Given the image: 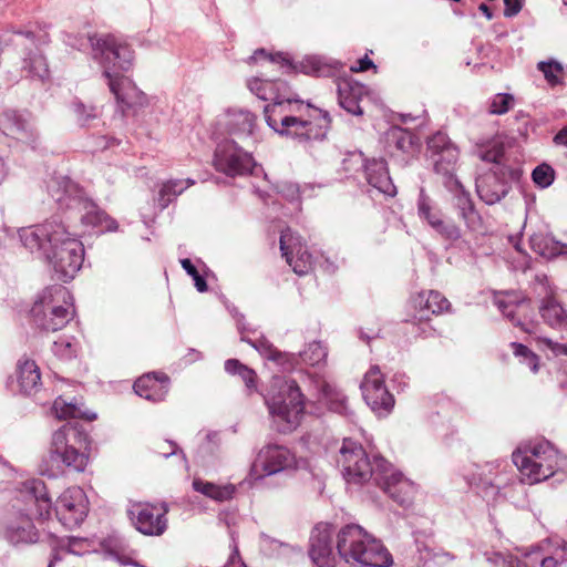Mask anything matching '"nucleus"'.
<instances>
[{
  "label": "nucleus",
  "mask_w": 567,
  "mask_h": 567,
  "mask_svg": "<svg viewBox=\"0 0 567 567\" xmlns=\"http://www.w3.org/2000/svg\"><path fill=\"white\" fill-rule=\"evenodd\" d=\"M18 237L30 252L43 257L62 281L73 279L82 267L84 246L56 216L42 224L20 228Z\"/></svg>",
  "instance_id": "1"
},
{
  "label": "nucleus",
  "mask_w": 567,
  "mask_h": 567,
  "mask_svg": "<svg viewBox=\"0 0 567 567\" xmlns=\"http://www.w3.org/2000/svg\"><path fill=\"white\" fill-rule=\"evenodd\" d=\"M297 100L289 90L286 97L272 101L264 107L266 123L281 136L292 138L301 144L326 138L330 116L326 111L315 109Z\"/></svg>",
  "instance_id": "2"
},
{
  "label": "nucleus",
  "mask_w": 567,
  "mask_h": 567,
  "mask_svg": "<svg viewBox=\"0 0 567 567\" xmlns=\"http://www.w3.org/2000/svg\"><path fill=\"white\" fill-rule=\"evenodd\" d=\"M95 59L103 66L110 91L123 106L131 107L142 100V92L133 81L116 71H130L134 63V52L123 40L114 35L90 38Z\"/></svg>",
  "instance_id": "3"
},
{
  "label": "nucleus",
  "mask_w": 567,
  "mask_h": 567,
  "mask_svg": "<svg viewBox=\"0 0 567 567\" xmlns=\"http://www.w3.org/2000/svg\"><path fill=\"white\" fill-rule=\"evenodd\" d=\"M522 482L536 484L567 467V457L547 440L537 439L520 444L512 454Z\"/></svg>",
  "instance_id": "4"
},
{
  "label": "nucleus",
  "mask_w": 567,
  "mask_h": 567,
  "mask_svg": "<svg viewBox=\"0 0 567 567\" xmlns=\"http://www.w3.org/2000/svg\"><path fill=\"white\" fill-rule=\"evenodd\" d=\"M272 425L280 433H290L301 423L305 414V398L297 382L276 377L265 394Z\"/></svg>",
  "instance_id": "5"
},
{
  "label": "nucleus",
  "mask_w": 567,
  "mask_h": 567,
  "mask_svg": "<svg viewBox=\"0 0 567 567\" xmlns=\"http://www.w3.org/2000/svg\"><path fill=\"white\" fill-rule=\"evenodd\" d=\"M48 190L62 209L69 210V219L79 217L84 226H104L106 230L117 228L116 221L109 218L92 200L85 198L78 185L70 178L64 176L52 178Z\"/></svg>",
  "instance_id": "6"
},
{
  "label": "nucleus",
  "mask_w": 567,
  "mask_h": 567,
  "mask_svg": "<svg viewBox=\"0 0 567 567\" xmlns=\"http://www.w3.org/2000/svg\"><path fill=\"white\" fill-rule=\"evenodd\" d=\"M87 445V434L78 425L65 423L52 434L49 456L55 470H47L45 473L55 477L63 467L83 472L89 462Z\"/></svg>",
  "instance_id": "7"
},
{
  "label": "nucleus",
  "mask_w": 567,
  "mask_h": 567,
  "mask_svg": "<svg viewBox=\"0 0 567 567\" xmlns=\"http://www.w3.org/2000/svg\"><path fill=\"white\" fill-rule=\"evenodd\" d=\"M74 315L71 292L61 285L44 288L31 308L33 323L44 331H58L65 327Z\"/></svg>",
  "instance_id": "8"
},
{
  "label": "nucleus",
  "mask_w": 567,
  "mask_h": 567,
  "mask_svg": "<svg viewBox=\"0 0 567 567\" xmlns=\"http://www.w3.org/2000/svg\"><path fill=\"white\" fill-rule=\"evenodd\" d=\"M337 551L346 563L358 567H389L393 559L372 534H338Z\"/></svg>",
  "instance_id": "9"
},
{
  "label": "nucleus",
  "mask_w": 567,
  "mask_h": 567,
  "mask_svg": "<svg viewBox=\"0 0 567 567\" xmlns=\"http://www.w3.org/2000/svg\"><path fill=\"white\" fill-rule=\"evenodd\" d=\"M338 460L342 467L343 477L351 484H363L372 480L380 484V477L388 468V461L382 456H374L371 462L363 447L357 442L344 439Z\"/></svg>",
  "instance_id": "10"
},
{
  "label": "nucleus",
  "mask_w": 567,
  "mask_h": 567,
  "mask_svg": "<svg viewBox=\"0 0 567 567\" xmlns=\"http://www.w3.org/2000/svg\"><path fill=\"white\" fill-rule=\"evenodd\" d=\"M20 493L29 502L34 503L37 513L33 516L18 513L16 520L9 527V532H44L45 524L51 516V499L44 482L38 478L28 480L22 483Z\"/></svg>",
  "instance_id": "11"
},
{
  "label": "nucleus",
  "mask_w": 567,
  "mask_h": 567,
  "mask_svg": "<svg viewBox=\"0 0 567 567\" xmlns=\"http://www.w3.org/2000/svg\"><path fill=\"white\" fill-rule=\"evenodd\" d=\"M297 465L295 454L286 446L268 444L260 449L251 464L249 476L254 481L292 470Z\"/></svg>",
  "instance_id": "12"
},
{
  "label": "nucleus",
  "mask_w": 567,
  "mask_h": 567,
  "mask_svg": "<svg viewBox=\"0 0 567 567\" xmlns=\"http://www.w3.org/2000/svg\"><path fill=\"white\" fill-rule=\"evenodd\" d=\"M11 42L20 48L22 74L34 80H47L50 74L49 64L35 45L34 33L32 31H19L13 35Z\"/></svg>",
  "instance_id": "13"
},
{
  "label": "nucleus",
  "mask_w": 567,
  "mask_h": 567,
  "mask_svg": "<svg viewBox=\"0 0 567 567\" xmlns=\"http://www.w3.org/2000/svg\"><path fill=\"white\" fill-rule=\"evenodd\" d=\"M518 169L497 166L476 179L477 195L487 205H494L508 194L511 183L518 179Z\"/></svg>",
  "instance_id": "14"
},
{
  "label": "nucleus",
  "mask_w": 567,
  "mask_h": 567,
  "mask_svg": "<svg viewBox=\"0 0 567 567\" xmlns=\"http://www.w3.org/2000/svg\"><path fill=\"white\" fill-rule=\"evenodd\" d=\"M254 165L255 162L250 153L239 147L234 138L217 145L214 166L218 172L228 176L245 175L251 172Z\"/></svg>",
  "instance_id": "15"
},
{
  "label": "nucleus",
  "mask_w": 567,
  "mask_h": 567,
  "mask_svg": "<svg viewBox=\"0 0 567 567\" xmlns=\"http://www.w3.org/2000/svg\"><path fill=\"white\" fill-rule=\"evenodd\" d=\"M56 517L63 527L74 529L80 527L87 515V499L79 486L66 488L56 499Z\"/></svg>",
  "instance_id": "16"
},
{
  "label": "nucleus",
  "mask_w": 567,
  "mask_h": 567,
  "mask_svg": "<svg viewBox=\"0 0 567 567\" xmlns=\"http://www.w3.org/2000/svg\"><path fill=\"white\" fill-rule=\"evenodd\" d=\"M365 403L379 415L389 414L394 406V396L388 391L383 374L374 365L365 373L361 383Z\"/></svg>",
  "instance_id": "17"
},
{
  "label": "nucleus",
  "mask_w": 567,
  "mask_h": 567,
  "mask_svg": "<svg viewBox=\"0 0 567 567\" xmlns=\"http://www.w3.org/2000/svg\"><path fill=\"white\" fill-rule=\"evenodd\" d=\"M0 128L12 138L35 148L39 144V133L34 120L28 111L7 110L0 115Z\"/></svg>",
  "instance_id": "18"
},
{
  "label": "nucleus",
  "mask_w": 567,
  "mask_h": 567,
  "mask_svg": "<svg viewBox=\"0 0 567 567\" xmlns=\"http://www.w3.org/2000/svg\"><path fill=\"white\" fill-rule=\"evenodd\" d=\"M412 305L415 309L413 320L421 324L420 336L423 338L432 337L434 329L426 321L431 315H441L451 307L450 301L439 291H422L412 298Z\"/></svg>",
  "instance_id": "19"
},
{
  "label": "nucleus",
  "mask_w": 567,
  "mask_h": 567,
  "mask_svg": "<svg viewBox=\"0 0 567 567\" xmlns=\"http://www.w3.org/2000/svg\"><path fill=\"white\" fill-rule=\"evenodd\" d=\"M279 243L282 256L297 275H307L313 269L312 255L302 244L301 238L295 235L290 228L281 230Z\"/></svg>",
  "instance_id": "20"
},
{
  "label": "nucleus",
  "mask_w": 567,
  "mask_h": 567,
  "mask_svg": "<svg viewBox=\"0 0 567 567\" xmlns=\"http://www.w3.org/2000/svg\"><path fill=\"white\" fill-rule=\"evenodd\" d=\"M167 512L165 504L132 503L127 508L128 518L137 532H165Z\"/></svg>",
  "instance_id": "21"
},
{
  "label": "nucleus",
  "mask_w": 567,
  "mask_h": 567,
  "mask_svg": "<svg viewBox=\"0 0 567 567\" xmlns=\"http://www.w3.org/2000/svg\"><path fill=\"white\" fill-rule=\"evenodd\" d=\"M348 162H353L364 167L368 184L379 193L386 196H394L396 194V187L389 175L388 166L384 159L373 158L367 161L363 157V154L359 152L351 154L350 157L344 161V164Z\"/></svg>",
  "instance_id": "22"
},
{
  "label": "nucleus",
  "mask_w": 567,
  "mask_h": 567,
  "mask_svg": "<svg viewBox=\"0 0 567 567\" xmlns=\"http://www.w3.org/2000/svg\"><path fill=\"white\" fill-rule=\"evenodd\" d=\"M380 477V484H377L381 489L388 494L396 504L403 507H409L415 497L416 486L415 484L403 476L402 473L396 472L392 468L391 464L388 463V468Z\"/></svg>",
  "instance_id": "23"
},
{
  "label": "nucleus",
  "mask_w": 567,
  "mask_h": 567,
  "mask_svg": "<svg viewBox=\"0 0 567 567\" xmlns=\"http://www.w3.org/2000/svg\"><path fill=\"white\" fill-rule=\"evenodd\" d=\"M41 385L40 369L33 360L21 359L17 363L16 377H11L8 386L12 392L25 395L35 393Z\"/></svg>",
  "instance_id": "24"
},
{
  "label": "nucleus",
  "mask_w": 567,
  "mask_h": 567,
  "mask_svg": "<svg viewBox=\"0 0 567 567\" xmlns=\"http://www.w3.org/2000/svg\"><path fill=\"white\" fill-rule=\"evenodd\" d=\"M135 393L151 402H162L169 389V379L164 373L152 372L138 378L134 383Z\"/></svg>",
  "instance_id": "25"
},
{
  "label": "nucleus",
  "mask_w": 567,
  "mask_h": 567,
  "mask_svg": "<svg viewBox=\"0 0 567 567\" xmlns=\"http://www.w3.org/2000/svg\"><path fill=\"white\" fill-rule=\"evenodd\" d=\"M49 543L52 548V558L48 567H53L56 561L63 558L64 554L83 555L91 551L90 542L84 537H59L55 534H50Z\"/></svg>",
  "instance_id": "26"
},
{
  "label": "nucleus",
  "mask_w": 567,
  "mask_h": 567,
  "mask_svg": "<svg viewBox=\"0 0 567 567\" xmlns=\"http://www.w3.org/2000/svg\"><path fill=\"white\" fill-rule=\"evenodd\" d=\"M337 89L339 105L350 114L362 115L360 101L367 92L365 86L349 79H339Z\"/></svg>",
  "instance_id": "27"
},
{
  "label": "nucleus",
  "mask_w": 567,
  "mask_h": 567,
  "mask_svg": "<svg viewBox=\"0 0 567 567\" xmlns=\"http://www.w3.org/2000/svg\"><path fill=\"white\" fill-rule=\"evenodd\" d=\"M334 540L331 534H316L311 537L309 555L318 567H336Z\"/></svg>",
  "instance_id": "28"
},
{
  "label": "nucleus",
  "mask_w": 567,
  "mask_h": 567,
  "mask_svg": "<svg viewBox=\"0 0 567 567\" xmlns=\"http://www.w3.org/2000/svg\"><path fill=\"white\" fill-rule=\"evenodd\" d=\"M247 86L258 99L270 102L286 97V93L290 90L286 81L264 80L260 78L248 80Z\"/></svg>",
  "instance_id": "29"
},
{
  "label": "nucleus",
  "mask_w": 567,
  "mask_h": 567,
  "mask_svg": "<svg viewBox=\"0 0 567 567\" xmlns=\"http://www.w3.org/2000/svg\"><path fill=\"white\" fill-rule=\"evenodd\" d=\"M503 462L493 461L484 464H474L465 474L468 484L480 489L485 497H488V489L491 487L493 476L502 467Z\"/></svg>",
  "instance_id": "30"
},
{
  "label": "nucleus",
  "mask_w": 567,
  "mask_h": 567,
  "mask_svg": "<svg viewBox=\"0 0 567 567\" xmlns=\"http://www.w3.org/2000/svg\"><path fill=\"white\" fill-rule=\"evenodd\" d=\"M241 340L251 344L262 357L276 362L285 371L295 368V363L298 360L296 354L278 351L266 338L260 337L255 340H251L243 336Z\"/></svg>",
  "instance_id": "31"
},
{
  "label": "nucleus",
  "mask_w": 567,
  "mask_h": 567,
  "mask_svg": "<svg viewBox=\"0 0 567 567\" xmlns=\"http://www.w3.org/2000/svg\"><path fill=\"white\" fill-rule=\"evenodd\" d=\"M256 124V116L247 110H231L227 114V128L231 137L249 140Z\"/></svg>",
  "instance_id": "32"
},
{
  "label": "nucleus",
  "mask_w": 567,
  "mask_h": 567,
  "mask_svg": "<svg viewBox=\"0 0 567 567\" xmlns=\"http://www.w3.org/2000/svg\"><path fill=\"white\" fill-rule=\"evenodd\" d=\"M538 310L548 327L561 332L567 331V310L557 299L553 297L543 299Z\"/></svg>",
  "instance_id": "33"
},
{
  "label": "nucleus",
  "mask_w": 567,
  "mask_h": 567,
  "mask_svg": "<svg viewBox=\"0 0 567 567\" xmlns=\"http://www.w3.org/2000/svg\"><path fill=\"white\" fill-rule=\"evenodd\" d=\"M52 412L58 419H85L89 421L95 420L96 414L90 413L83 408L76 399L66 400L63 396L55 399L52 405Z\"/></svg>",
  "instance_id": "34"
},
{
  "label": "nucleus",
  "mask_w": 567,
  "mask_h": 567,
  "mask_svg": "<svg viewBox=\"0 0 567 567\" xmlns=\"http://www.w3.org/2000/svg\"><path fill=\"white\" fill-rule=\"evenodd\" d=\"M529 243H530L532 249L536 254H538L545 258H553L560 254L567 252L566 245H564L559 241H556L554 238L549 237L548 235L534 234L530 237Z\"/></svg>",
  "instance_id": "35"
},
{
  "label": "nucleus",
  "mask_w": 567,
  "mask_h": 567,
  "mask_svg": "<svg viewBox=\"0 0 567 567\" xmlns=\"http://www.w3.org/2000/svg\"><path fill=\"white\" fill-rule=\"evenodd\" d=\"M434 163V169L437 174L445 177V184L452 183L456 179L454 176L455 166L458 159L457 147H447L445 152H442L432 157Z\"/></svg>",
  "instance_id": "36"
},
{
  "label": "nucleus",
  "mask_w": 567,
  "mask_h": 567,
  "mask_svg": "<svg viewBox=\"0 0 567 567\" xmlns=\"http://www.w3.org/2000/svg\"><path fill=\"white\" fill-rule=\"evenodd\" d=\"M321 396L329 410L341 415L349 414L348 400L346 394L334 384L324 382L321 385Z\"/></svg>",
  "instance_id": "37"
},
{
  "label": "nucleus",
  "mask_w": 567,
  "mask_h": 567,
  "mask_svg": "<svg viewBox=\"0 0 567 567\" xmlns=\"http://www.w3.org/2000/svg\"><path fill=\"white\" fill-rule=\"evenodd\" d=\"M195 184L192 178L186 179H169L165 182L158 193V205L162 209L166 208L173 200L176 199L185 189Z\"/></svg>",
  "instance_id": "38"
},
{
  "label": "nucleus",
  "mask_w": 567,
  "mask_h": 567,
  "mask_svg": "<svg viewBox=\"0 0 567 567\" xmlns=\"http://www.w3.org/2000/svg\"><path fill=\"white\" fill-rule=\"evenodd\" d=\"M193 487L196 492L218 502L227 501L233 497L235 487L233 485H215L199 478L193 481Z\"/></svg>",
  "instance_id": "39"
},
{
  "label": "nucleus",
  "mask_w": 567,
  "mask_h": 567,
  "mask_svg": "<svg viewBox=\"0 0 567 567\" xmlns=\"http://www.w3.org/2000/svg\"><path fill=\"white\" fill-rule=\"evenodd\" d=\"M495 305L503 312L505 317H507L515 326L520 327V329L529 334L536 332L538 324L534 321H523L520 319L516 320V310L522 307V303L512 305V301H506L503 298H496Z\"/></svg>",
  "instance_id": "40"
},
{
  "label": "nucleus",
  "mask_w": 567,
  "mask_h": 567,
  "mask_svg": "<svg viewBox=\"0 0 567 567\" xmlns=\"http://www.w3.org/2000/svg\"><path fill=\"white\" fill-rule=\"evenodd\" d=\"M417 213L420 218L425 220L430 227H433L443 217L442 212L423 188H421L417 199Z\"/></svg>",
  "instance_id": "41"
},
{
  "label": "nucleus",
  "mask_w": 567,
  "mask_h": 567,
  "mask_svg": "<svg viewBox=\"0 0 567 567\" xmlns=\"http://www.w3.org/2000/svg\"><path fill=\"white\" fill-rule=\"evenodd\" d=\"M80 343L72 336H62L52 344L53 354L60 360L68 361L76 357Z\"/></svg>",
  "instance_id": "42"
},
{
  "label": "nucleus",
  "mask_w": 567,
  "mask_h": 567,
  "mask_svg": "<svg viewBox=\"0 0 567 567\" xmlns=\"http://www.w3.org/2000/svg\"><path fill=\"white\" fill-rule=\"evenodd\" d=\"M328 351L327 349L321 344V342L313 341L307 346V348L300 352L297 357V362L295 363V367L302 361L306 364L316 367L321 363H323L327 359Z\"/></svg>",
  "instance_id": "43"
},
{
  "label": "nucleus",
  "mask_w": 567,
  "mask_h": 567,
  "mask_svg": "<svg viewBox=\"0 0 567 567\" xmlns=\"http://www.w3.org/2000/svg\"><path fill=\"white\" fill-rule=\"evenodd\" d=\"M225 371L231 375L240 377L248 390L252 391L256 389L255 371L239 362L237 359H228L225 362Z\"/></svg>",
  "instance_id": "44"
},
{
  "label": "nucleus",
  "mask_w": 567,
  "mask_h": 567,
  "mask_svg": "<svg viewBox=\"0 0 567 567\" xmlns=\"http://www.w3.org/2000/svg\"><path fill=\"white\" fill-rule=\"evenodd\" d=\"M516 481V476L513 471L509 468L508 464L503 462L502 467L493 476V481L491 487L488 489V496H496L501 493L503 488L511 485Z\"/></svg>",
  "instance_id": "45"
},
{
  "label": "nucleus",
  "mask_w": 567,
  "mask_h": 567,
  "mask_svg": "<svg viewBox=\"0 0 567 567\" xmlns=\"http://www.w3.org/2000/svg\"><path fill=\"white\" fill-rule=\"evenodd\" d=\"M71 110L74 114L75 121L81 126L90 125L91 121L99 117L100 112L93 105H86L81 101H74L71 104Z\"/></svg>",
  "instance_id": "46"
},
{
  "label": "nucleus",
  "mask_w": 567,
  "mask_h": 567,
  "mask_svg": "<svg viewBox=\"0 0 567 567\" xmlns=\"http://www.w3.org/2000/svg\"><path fill=\"white\" fill-rule=\"evenodd\" d=\"M511 347L515 357L519 362L529 368L533 373H537L539 369V357L529 350L526 346L517 342H512Z\"/></svg>",
  "instance_id": "47"
},
{
  "label": "nucleus",
  "mask_w": 567,
  "mask_h": 567,
  "mask_svg": "<svg viewBox=\"0 0 567 567\" xmlns=\"http://www.w3.org/2000/svg\"><path fill=\"white\" fill-rule=\"evenodd\" d=\"M445 186L453 193L454 207L457 212L474 205L470 193L463 188L458 179H453L452 183H446Z\"/></svg>",
  "instance_id": "48"
},
{
  "label": "nucleus",
  "mask_w": 567,
  "mask_h": 567,
  "mask_svg": "<svg viewBox=\"0 0 567 567\" xmlns=\"http://www.w3.org/2000/svg\"><path fill=\"white\" fill-rule=\"evenodd\" d=\"M431 228L443 239L452 243L462 237L461 228L453 220L443 217Z\"/></svg>",
  "instance_id": "49"
},
{
  "label": "nucleus",
  "mask_w": 567,
  "mask_h": 567,
  "mask_svg": "<svg viewBox=\"0 0 567 567\" xmlns=\"http://www.w3.org/2000/svg\"><path fill=\"white\" fill-rule=\"evenodd\" d=\"M514 96L508 93L495 94L488 103V113L493 115H503L514 106Z\"/></svg>",
  "instance_id": "50"
},
{
  "label": "nucleus",
  "mask_w": 567,
  "mask_h": 567,
  "mask_svg": "<svg viewBox=\"0 0 567 567\" xmlns=\"http://www.w3.org/2000/svg\"><path fill=\"white\" fill-rule=\"evenodd\" d=\"M538 70L544 74L546 81L551 85L561 83L563 65L557 61H540Z\"/></svg>",
  "instance_id": "51"
},
{
  "label": "nucleus",
  "mask_w": 567,
  "mask_h": 567,
  "mask_svg": "<svg viewBox=\"0 0 567 567\" xmlns=\"http://www.w3.org/2000/svg\"><path fill=\"white\" fill-rule=\"evenodd\" d=\"M457 216L462 219L470 231L483 230V218L476 210L475 206L467 207L464 210L457 212Z\"/></svg>",
  "instance_id": "52"
},
{
  "label": "nucleus",
  "mask_w": 567,
  "mask_h": 567,
  "mask_svg": "<svg viewBox=\"0 0 567 567\" xmlns=\"http://www.w3.org/2000/svg\"><path fill=\"white\" fill-rule=\"evenodd\" d=\"M532 177L536 185L542 188H546L553 184L555 172L549 165L542 164L533 171Z\"/></svg>",
  "instance_id": "53"
},
{
  "label": "nucleus",
  "mask_w": 567,
  "mask_h": 567,
  "mask_svg": "<svg viewBox=\"0 0 567 567\" xmlns=\"http://www.w3.org/2000/svg\"><path fill=\"white\" fill-rule=\"evenodd\" d=\"M427 147L433 157L442 152H445V148H447V147H456V146L454 144H452V142L450 141V138L447 137L446 134H444L442 132H437L429 138Z\"/></svg>",
  "instance_id": "54"
},
{
  "label": "nucleus",
  "mask_w": 567,
  "mask_h": 567,
  "mask_svg": "<svg viewBox=\"0 0 567 567\" xmlns=\"http://www.w3.org/2000/svg\"><path fill=\"white\" fill-rule=\"evenodd\" d=\"M538 347L542 350L550 351L555 357L566 355L567 357V342H558L547 337L537 338Z\"/></svg>",
  "instance_id": "55"
},
{
  "label": "nucleus",
  "mask_w": 567,
  "mask_h": 567,
  "mask_svg": "<svg viewBox=\"0 0 567 567\" xmlns=\"http://www.w3.org/2000/svg\"><path fill=\"white\" fill-rule=\"evenodd\" d=\"M538 347L542 350L550 351L555 357L566 355L567 357V342H558L547 337L537 338Z\"/></svg>",
  "instance_id": "56"
},
{
  "label": "nucleus",
  "mask_w": 567,
  "mask_h": 567,
  "mask_svg": "<svg viewBox=\"0 0 567 567\" xmlns=\"http://www.w3.org/2000/svg\"><path fill=\"white\" fill-rule=\"evenodd\" d=\"M503 155H504V146L499 142H494L493 144H491V146L487 150L482 151L480 154V156L483 161L496 164L493 169H495L497 166H502L501 159H502Z\"/></svg>",
  "instance_id": "57"
},
{
  "label": "nucleus",
  "mask_w": 567,
  "mask_h": 567,
  "mask_svg": "<svg viewBox=\"0 0 567 567\" xmlns=\"http://www.w3.org/2000/svg\"><path fill=\"white\" fill-rule=\"evenodd\" d=\"M313 532H365L360 525L357 524H346L344 526H339L334 523L320 522L316 524L313 527Z\"/></svg>",
  "instance_id": "58"
},
{
  "label": "nucleus",
  "mask_w": 567,
  "mask_h": 567,
  "mask_svg": "<svg viewBox=\"0 0 567 567\" xmlns=\"http://www.w3.org/2000/svg\"><path fill=\"white\" fill-rule=\"evenodd\" d=\"M181 265L183 269L193 278L196 289L199 292L207 291L208 287L206 280L203 278V276L199 275L193 262L189 259L185 258L181 260Z\"/></svg>",
  "instance_id": "59"
},
{
  "label": "nucleus",
  "mask_w": 567,
  "mask_h": 567,
  "mask_svg": "<svg viewBox=\"0 0 567 567\" xmlns=\"http://www.w3.org/2000/svg\"><path fill=\"white\" fill-rule=\"evenodd\" d=\"M101 545L104 550L105 557L114 559V560L118 561L121 565H132L135 567H143L138 563L133 561V560L127 559L124 556H122L115 547L111 546V539L102 542Z\"/></svg>",
  "instance_id": "60"
},
{
  "label": "nucleus",
  "mask_w": 567,
  "mask_h": 567,
  "mask_svg": "<svg viewBox=\"0 0 567 567\" xmlns=\"http://www.w3.org/2000/svg\"><path fill=\"white\" fill-rule=\"evenodd\" d=\"M396 148L403 153H412L414 151L413 136L408 131L393 132Z\"/></svg>",
  "instance_id": "61"
},
{
  "label": "nucleus",
  "mask_w": 567,
  "mask_h": 567,
  "mask_svg": "<svg viewBox=\"0 0 567 567\" xmlns=\"http://www.w3.org/2000/svg\"><path fill=\"white\" fill-rule=\"evenodd\" d=\"M4 536L6 540L14 547L35 544L39 542L38 534H4Z\"/></svg>",
  "instance_id": "62"
},
{
  "label": "nucleus",
  "mask_w": 567,
  "mask_h": 567,
  "mask_svg": "<svg viewBox=\"0 0 567 567\" xmlns=\"http://www.w3.org/2000/svg\"><path fill=\"white\" fill-rule=\"evenodd\" d=\"M220 444L219 434L217 432H209L206 434L205 442L199 447V453L204 456L205 454H214Z\"/></svg>",
  "instance_id": "63"
},
{
  "label": "nucleus",
  "mask_w": 567,
  "mask_h": 567,
  "mask_svg": "<svg viewBox=\"0 0 567 567\" xmlns=\"http://www.w3.org/2000/svg\"><path fill=\"white\" fill-rule=\"evenodd\" d=\"M305 192L306 187L300 189V187L292 182H282L279 185V193L290 202L299 199L300 194Z\"/></svg>",
  "instance_id": "64"
}]
</instances>
